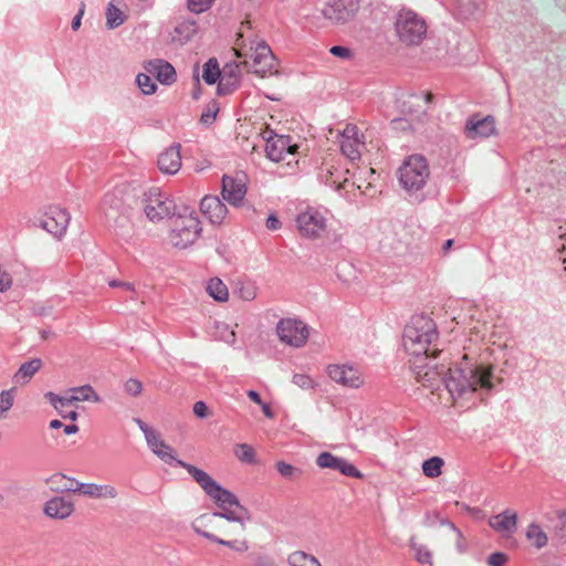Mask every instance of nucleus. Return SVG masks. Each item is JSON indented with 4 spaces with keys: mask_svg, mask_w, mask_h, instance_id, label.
Here are the masks:
<instances>
[{
    "mask_svg": "<svg viewBox=\"0 0 566 566\" xmlns=\"http://www.w3.org/2000/svg\"><path fill=\"white\" fill-rule=\"evenodd\" d=\"M247 193L245 184L242 180L229 177L222 178V198L232 206H239Z\"/></svg>",
    "mask_w": 566,
    "mask_h": 566,
    "instance_id": "412c9836",
    "label": "nucleus"
},
{
    "mask_svg": "<svg viewBox=\"0 0 566 566\" xmlns=\"http://www.w3.org/2000/svg\"><path fill=\"white\" fill-rule=\"evenodd\" d=\"M275 468L281 476L289 481H297L303 474V470L301 468L294 467L284 461H277Z\"/></svg>",
    "mask_w": 566,
    "mask_h": 566,
    "instance_id": "ea45409f",
    "label": "nucleus"
},
{
    "mask_svg": "<svg viewBox=\"0 0 566 566\" xmlns=\"http://www.w3.org/2000/svg\"><path fill=\"white\" fill-rule=\"evenodd\" d=\"M201 231V222L195 212L178 214L172 223L170 241L174 247L186 249L198 240Z\"/></svg>",
    "mask_w": 566,
    "mask_h": 566,
    "instance_id": "423d86ee",
    "label": "nucleus"
},
{
    "mask_svg": "<svg viewBox=\"0 0 566 566\" xmlns=\"http://www.w3.org/2000/svg\"><path fill=\"white\" fill-rule=\"evenodd\" d=\"M489 525L496 532L511 535L517 530V513L505 510L502 513L492 516Z\"/></svg>",
    "mask_w": 566,
    "mask_h": 566,
    "instance_id": "a878e982",
    "label": "nucleus"
},
{
    "mask_svg": "<svg viewBox=\"0 0 566 566\" xmlns=\"http://www.w3.org/2000/svg\"><path fill=\"white\" fill-rule=\"evenodd\" d=\"M220 75H221V71H220L219 63H218L217 59H214V57L209 59L203 64V73H202L203 81L207 84L212 85L219 80Z\"/></svg>",
    "mask_w": 566,
    "mask_h": 566,
    "instance_id": "4c0bfd02",
    "label": "nucleus"
},
{
    "mask_svg": "<svg viewBox=\"0 0 566 566\" xmlns=\"http://www.w3.org/2000/svg\"><path fill=\"white\" fill-rule=\"evenodd\" d=\"M72 391L76 392V395H72L69 401H101V397L95 392L91 385L73 388Z\"/></svg>",
    "mask_w": 566,
    "mask_h": 566,
    "instance_id": "f704fd0d",
    "label": "nucleus"
},
{
    "mask_svg": "<svg viewBox=\"0 0 566 566\" xmlns=\"http://www.w3.org/2000/svg\"><path fill=\"white\" fill-rule=\"evenodd\" d=\"M13 406V395L11 390H3L0 392V412L9 411Z\"/></svg>",
    "mask_w": 566,
    "mask_h": 566,
    "instance_id": "864d4df0",
    "label": "nucleus"
},
{
    "mask_svg": "<svg viewBox=\"0 0 566 566\" xmlns=\"http://www.w3.org/2000/svg\"><path fill=\"white\" fill-rule=\"evenodd\" d=\"M198 31V25L195 20H182L175 27V33L179 36L181 42H187L193 38Z\"/></svg>",
    "mask_w": 566,
    "mask_h": 566,
    "instance_id": "473e14b6",
    "label": "nucleus"
},
{
    "mask_svg": "<svg viewBox=\"0 0 566 566\" xmlns=\"http://www.w3.org/2000/svg\"><path fill=\"white\" fill-rule=\"evenodd\" d=\"M265 226L269 230H277L281 227V222L276 216L270 214L266 219Z\"/></svg>",
    "mask_w": 566,
    "mask_h": 566,
    "instance_id": "774afa93",
    "label": "nucleus"
},
{
    "mask_svg": "<svg viewBox=\"0 0 566 566\" xmlns=\"http://www.w3.org/2000/svg\"><path fill=\"white\" fill-rule=\"evenodd\" d=\"M428 31L426 20L412 10H400L395 19V32L405 45H419Z\"/></svg>",
    "mask_w": 566,
    "mask_h": 566,
    "instance_id": "20e7f679",
    "label": "nucleus"
},
{
    "mask_svg": "<svg viewBox=\"0 0 566 566\" xmlns=\"http://www.w3.org/2000/svg\"><path fill=\"white\" fill-rule=\"evenodd\" d=\"M232 506H223V507H219L220 511L218 512H213L212 513V516L214 517H221V518H224L229 522H235V523H239L240 526H241V530H245V524L247 522H250L252 516H251V513L249 512V510L243 506V505H240V506H234L237 510L233 511L231 510Z\"/></svg>",
    "mask_w": 566,
    "mask_h": 566,
    "instance_id": "cd10ccee",
    "label": "nucleus"
},
{
    "mask_svg": "<svg viewBox=\"0 0 566 566\" xmlns=\"http://www.w3.org/2000/svg\"><path fill=\"white\" fill-rule=\"evenodd\" d=\"M158 168L161 172L174 175L181 167L180 145L175 144L165 149L157 160Z\"/></svg>",
    "mask_w": 566,
    "mask_h": 566,
    "instance_id": "4be33fe9",
    "label": "nucleus"
},
{
    "mask_svg": "<svg viewBox=\"0 0 566 566\" xmlns=\"http://www.w3.org/2000/svg\"><path fill=\"white\" fill-rule=\"evenodd\" d=\"M358 128L355 125H347L342 133V139H358Z\"/></svg>",
    "mask_w": 566,
    "mask_h": 566,
    "instance_id": "e2e57ef3",
    "label": "nucleus"
},
{
    "mask_svg": "<svg viewBox=\"0 0 566 566\" xmlns=\"http://www.w3.org/2000/svg\"><path fill=\"white\" fill-rule=\"evenodd\" d=\"M176 205L167 195L161 193L158 188L150 189L145 193L144 211L151 221H159L175 214Z\"/></svg>",
    "mask_w": 566,
    "mask_h": 566,
    "instance_id": "6e6552de",
    "label": "nucleus"
},
{
    "mask_svg": "<svg viewBox=\"0 0 566 566\" xmlns=\"http://www.w3.org/2000/svg\"><path fill=\"white\" fill-rule=\"evenodd\" d=\"M63 480H67V481L70 482V484H69V485H66V484H65V485H63V486L61 488V491H64L63 489H64L65 486H73V488H75V486H76V483H75V482H77V481H76L75 479H72V478H66L64 474H53V475L49 479V482L57 483V482L63 481Z\"/></svg>",
    "mask_w": 566,
    "mask_h": 566,
    "instance_id": "680f3d73",
    "label": "nucleus"
},
{
    "mask_svg": "<svg viewBox=\"0 0 566 566\" xmlns=\"http://www.w3.org/2000/svg\"><path fill=\"white\" fill-rule=\"evenodd\" d=\"M297 228L307 239H317L326 229V219L315 210H306L297 216Z\"/></svg>",
    "mask_w": 566,
    "mask_h": 566,
    "instance_id": "f8f14e48",
    "label": "nucleus"
},
{
    "mask_svg": "<svg viewBox=\"0 0 566 566\" xmlns=\"http://www.w3.org/2000/svg\"><path fill=\"white\" fill-rule=\"evenodd\" d=\"M316 464L322 469H332L345 476L361 479L363 473L344 458L336 457L331 452H322L316 458Z\"/></svg>",
    "mask_w": 566,
    "mask_h": 566,
    "instance_id": "4468645a",
    "label": "nucleus"
},
{
    "mask_svg": "<svg viewBox=\"0 0 566 566\" xmlns=\"http://www.w3.org/2000/svg\"><path fill=\"white\" fill-rule=\"evenodd\" d=\"M146 441L150 450L164 462L176 465L178 462H184L175 457L174 449L161 440L157 432L148 437Z\"/></svg>",
    "mask_w": 566,
    "mask_h": 566,
    "instance_id": "bb28decb",
    "label": "nucleus"
},
{
    "mask_svg": "<svg viewBox=\"0 0 566 566\" xmlns=\"http://www.w3.org/2000/svg\"><path fill=\"white\" fill-rule=\"evenodd\" d=\"M293 382L304 389L313 388V380L310 376L304 374H295L293 376Z\"/></svg>",
    "mask_w": 566,
    "mask_h": 566,
    "instance_id": "6e6d98bb",
    "label": "nucleus"
},
{
    "mask_svg": "<svg viewBox=\"0 0 566 566\" xmlns=\"http://www.w3.org/2000/svg\"><path fill=\"white\" fill-rule=\"evenodd\" d=\"M125 21V15L122 10L114 6L112 2L106 8V25L108 29H115L122 25Z\"/></svg>",
    "mask_w": 566,
    "mask_h": 566,
    "instance_id": "79ce46f5",
    "label": "nucleus"
},
{
    "mask_svg": "<svg viewBox=\"0 0 566 566\" xmlns=\"http://www.w3.org/2000/svg\"><path fill=\"white\" fill-rule=\"evenodd\" d=\"M219 112V105L216 101H212L210 102L206 109L203 111V113L201 114V117H200V123L205 124V125H210L213 123V120L216 119L217 117V114Z\"/></svg>",
    "mask_w": 566,
    "mask_h": 566,
    "instance_id": "09e8293b",
    "label": "nucleus"
},
{
    "mask_svg": "<svg viewBox=\"0 0 566 566\" xmlns=\"http://www.w3.org/2000/svg\"><path fill=\"white\" fill-rule=\"evenodd\" d=\"M124 388L128 395L137 397L143 390V384L136 378H130L125 382Z\"/></svg>",
    "mask_w": 566,
    "mask_h": 566,
    "instance_id": "603ef678",
    "label": "nucleus"
},
{
    "mask_svg": "<svg viewBox=\"0 0 566 566\" xmlns=\"http://www.w3.org/2000/svg\"><path fill=\"white\" fill-rule=\"evenodd\" d=\"M136 84L145 95H150L156 92L157 85L147 74L139 73L136 76Z\"/></svg>",
    "mask_w": 566,
    "mask_h": 566,
    "instance_id": "49530a36",
    "label": "nucleus"
},
{
    "mask_svg": "<svg viewBox=\"0 0 566 566\" xmlns=\"http://www.w3.org/2000/svg\"><path fill=\"white\" fill-rule=\"evenodd\" d=\"M135 422L138 424L139 429L144 432L146 440L148 439V437L153 436L156 432L153 428H150L146 422H144L139 418H136Z\"/></svg>",
    "mask_w": 566,
    "mask_h": 566,
    "instance_id": "69168bd1",
    "label": "nucleus"
},
{
    "mask_svg": "<svg viewBox=\"0 0 566 566\" xmlns=\"http://www.w3.org/2000/svg\"><path fill=\"white\" fill-rule=\"evenodd\" d=\"M553 538L559 543H566V511L557 512L556 523L553 528Z\"/></svg>",
    "mask_w": 566,
    "mask_h": 566,
    "instance_id": "a18cd8bd",
    "label": "nucleus"
},
{
    "mask_svg": "<svg viewBox=\"0 0 566 566\" xmlns=\"http://www.w3.org/2000/svg\"><path fill=\"white\" fill-rule=\"evenodd\" d=\"M296 149L297 146L292 145L291 137L286 135H275L270 137L265 144L268 158L275 163L284 160L286 155H293Z\"/></svg>",
    "mask_w": 566,
    "mask_h": 566,
    "instance_id": "dca6fc26",
    "label": "nucleus"
},
{
    "mask_svg": "<svg viewBox=\"0 0 566 566\" xmlns=\"http://www.w3.org/2000/svg\"><path fill=\"white\" fill-rule=\"evenodd\" d=\"M148 73L155 75L158 82L170 85L176 82L177 74L174 66L164 60H153L145 64Z\"/></svg>",
    "mask_w": 566,
    "mask_h": 566,
    "instance_id": "b1692460",
    "label": "nucleus"
},
{
    "mask_svg": "<svg viewBox=\"0 0 566 566\" xmlns=\"http://www.w3.org/2000/svg\"><path fill=\"white\" fill-rule=\"evenodd\" d=\"M223 329H224V334L222 336L223 340L229 343V344H234L235 342V333L233 329H230L228 325L223 324L222 325Z\"/></svg>",
    "mask_w": 566,
    "mask_h": 566,
    "instance_id": "338daca9",
    "label": "nucleus"
},
{
    "mask_svg": "<svg viewBox=\"0 0 566 566\" xmlns=\"http://www.w3.org/2000/svg\"><path fill=\"white\" fill-rule=\"evenodd\" d=\"M43 363L40 358H33L31 360H28L25 363H23L20 368L18 369V371L15 373L14 375V380L17 382L20 381V379L24 380V381H29L30 378L36 373L40 370V368L42 367Z\"/></svg>",
    "mask_w": 566,
    "mask_h": 566,
    "instance_id": "7c9ffc66",
    "label": "nucleus"
},
{
    "mask_svg": "<svg viewBox=\"0 0 566 566\" xmlns=\"http://www.w3.org/2000/svg\"><path fill=\"white\" fill-rule=\"evenodd\" d=\"M358 10V0H328L322 13L333 23L344 24L352 20Z\"/></svg>",
    "mask_w": 566,
    "mask_h": 566,
    "instance_id": "9b49d317",
    "label": "nucleus"
},
{
    "mask_svg": "<svg viewBox=\"0 0 566 566\" xmlns=\"http://www.w3.org/2000/svg\"><path fill=\"white\" fill-rule=\"evenodd\" d=\"M200 211L212 224H221L227 214V206L217 196H206L201 199Z\"/></svg>",
    "mask_w": 566,
    "mask_h": 566,
    "instance_id": "aec40b11",
    "label": "nucleus"
},
{
    "mask_svg": "<svg viewBox=\"0 0 566 566\" xmlns=\"http://www.w3.org/2000/svg\"><path fill=\"white\" fill-rule=\"evenodd\" d=\"M464 132L470 139L486 138L495 133L494 117L488 115L481 118L479 115H473L468 118Z\"/></svg>",
    "mask_w": 566,
    "mask_h": 566,
    "instance_id": "f3484780",
    "label": "nucleus"
},
{
    "mask_svg": "<svg viewBox=\"0 0 566 566\" xmlns=\"http://www.w3.org/2000/svg\"><path fill=\"white\" fill-rule=\"evenodd\" d=\"M245 28L251 29V21H249V20L243 21L241 23L240 30L238 32L237 45L239 46V49L237 51V55L239 57L248 55V53L242 52L245 48V43H244V29Z\"/></svg>",
    "mask_w": 566,
    "mask_h": 566,
    "instance_id": "3c124183",
    "label": "nucleus"
},
{
    "mask_svg": "<svg viewBox=\"0 0 566 566\" xmlns=\"http://www.w3.org/2000/svg\"><path fill=\"white\" fill-rule=\"evenodd\" d=\"M216 0H187V8L192 13L199 14L208 11Z\"/></svg>",
    "mask_w": 566,
    "mask_h": 566,
    "instance_id": "de8ad7c7",
    "label": "nucleus"
},
{
    "mask_svg": "<svg viewBox=\"0 0 566 566\" xmlns=\"http://www.w3.org/2000/svg\"><path fill=\"white\" fill-rule=\"evenodd\" d=\"M438 353L439 350L434 348L431 350V354H429L428 359H424V357L416 358L412 364L417 380L422 382L424 386L433 387L436 381H443V377L447 375V367L444 365L433 363Z\"/></svg>",
    "mask_w": 566,
    "mask_h": 566,
    "instance_id": "1a4fd4ad",
    "label": "nucleus"
},
{
    "mask_svg": "<svg viewBox=\"0 0 566 566\" xmlns=\"http://www.w3.org/2000/svg\"><path fill=\"white\" fill-rule=\"evenodd\" d=\"M70 219V213L65 209L51 207L39 226L54 237L61 238L66 232Z\"/></svg>",
    "mask_w": 566,
    "mask_h": 566,
    "instance_id": "ddd939ff",
    "label": "nucleus"
},
{
    "mask_svg": "<svg viewBox=\"0 0 566 566\" xmlns=\"http://www.w3.org/2000/svg\"><path fill=\"white\" fill-rule=\"evenodd\" d=\"M436 521H438L441 525L449 526L450 530L457 534V537H459V538L463 537L461 531L449 520L440 517V515L438 513H433L432 515H430V514L427 515V523L429 525H432Z\"/></svg>",
    "mask_w": 566,
    "mask_h": 566,
    "instance_id": "8fccbe9b",
    "label": "nucleus"
},
{
    "mask_svg": "<svg viewBox=\"0 0 566 566\" xmlns=\"http://www.w3.org/2000/svg\"><path fill=\"white\" fill-rule=\"evenodd\" d=\"M276 333L281 342L302 347L308 338L307 326L296 318H282L276 325Z\"/></svg>",
    "mask_w": 566,
    "mask_h": 566,
    "instance_id": "9d476101",
    "label": "nucleus"
},
{
    "mask_svg": "<svg viewBox=\"0 0 566 566\" xmlns=\"http://www.w3.org/2000/svg\"><path fill=\"white\" fill-rule=\"evenodd\" d=\"M410 548L415 553V558L420 564H428L432 566V554L431 552L421 544H417L415 537L410 538Z\"/></svg>",
    "mask_w": 566,
    "mask_h": 566,
    "instance_id": "37998d69",
    "label": "nucleus"
},
{
    "mask_svg": "<svg viewBox=\"0 0 566 566\" xmlns=\"http://www.w3.org/2000/svg\"><path fill=\"white\" fill-rule=\"evenodd\" d=\"M507 556L504 553L495 552L488 557V564L490 566H505Z\"/></svg>",
    "mask_w": 566,
    "mask_h": 566,
    "instance_id": "4d7b16f0",
    "label": "nucleus"
},
{
    "mask_svg": "<svg viewBox=\"0 0 566 566\" xmlns=\"http://www.w3.org/2000/svg\"><path fill=\"white\" fill-rule=\"evenodd\" d=\"M43 511L51 518L64 520L74 512V504L64 496H54L45 502Z\"/></svg>",
    "mask_w": 566,
    "mask_h": 566,
    "instance_id": "5701e85b",
    "label": "nucleus"
},
{
    "mask_svg": "<svg viewBox=\"0 0 566 566\" xmlns=\"http://www.w3.org/2000/svg\"><path fill=\"white\" fill-rule=\"evenodd\" d=\"M431 94L427 93L424 95L410 94L406 99L401 102V112L408 115H412L416 111L413 106H420V103H429L431 101Z\"/></svg>",
    "mask_w": 566,
    "mask_h": 566,
    "instance_id": "e433bc0d",
    "label": "nucleus"
},
{
    "mask_svg": "<svg viewBox=\"0 0 566 566\" xmlns=\"http://www.w3.org/2000/svg\"><path fill=\"white\" fill-rule=\"evenodd\" d=\"M359 146L358 139H340V150L350 160L360 158Z\"/></svg>",
    "mask_w": 566,
    "mask_h": 566,
    "instance_id": "c03bdc74",
    "label": "nucleus"
},
{
    "mask_svg": "<svg viewBox=\"0 0 566 566\" xmlns=\"http://www.w3.org/2000/svg\"><path fill=\"white\" fill-rule=\"evenodd\" d=\"M207 293L217 302H227L229 298V291L227 285L219 279H210L207 283Z\"/></svg>",
    "mask_w": 566,
    "mask_h": 566,
    "instance_id": "c756f323",
    "label": "nucleus"
},
{
    "mask_svg": "<svg viewBox=\"0 0 566 566\" xmlns=\"http://www.w3.org/2000/svg\"><path fill=\"white\" fill-rule=\"evenodd\" d=\"M108 285L111 287H120L124 291H127V292H130L132 294H135L134 284H132L129 282H123V281H118V280H111L108 282ZM132 298H134V295H132Z\"/></svg>",
    "mask_w": 566,
    "mask_h": 566,
    "instance_id": "bf43d9fd",
    "label": "nucleus"
},
{
    "mask_svg": "<svg viewBox=\"0 0 566 566\" xmlns=\"http://www.w3.org/2000/svg\"><path fill=\"white\" fill-rule=\"evenodd\" d=\"M240 84V71L237 64H227L221 71L217 92L219 95L231 94Z\"/></svg>",
    "mask_w": 566,
    "mask_h": 566,
    "instance_id": "393cba45",
    "label": "nucleus"
},
{
    "mask_svg": "<svg viewBox=\"0 0 566 566\" xmlns=\"http://www.w3.org/2000/svg\"><path fill=\"white\" fill-rule=\"evenodd\" d=\"M178 467L187 470V472L193 478V480L201 486L205 493L214 501L218 507H223L227 505H242L234 493L222 488L206 471L187 462H178Z\"/></svg>",
    "mask_w": 566,
    "mask_h": 566,
    "instance_id": "7ed1b4c3",
    "label": "nucleus"
},
{
    "mask_svg": "<svg viewBox=\"0 0 566 566\" xmlns=\"http://www.w3.org/2000/svg\"><path fill=\"white\" fill-rule=\"evenodd\" d=\"M130 198L132 196L127 186H117L105 193L103 198V208L106 212L115 211L126 213L130 208Z\"/></svg>",
    "mask_w": 566,
    "mask_h": 566,
    "instance_id": "2eb2a0df",
    "label": "nucleus"
},
{
    "mask_svg": "<svg viewBox=\"0 0 566 566\" xmlns=\"http://www.w3.org/2000/svg\"><path fill=\"white\" fill-rule=\"evenodd\" d=\"M193 413L198 417V418H206L208 416V406L206 405V402L203 401H197L195 405H193Z\"/></svg>",
    "mask_w": 566,
    "mask_h": 566,
    "instance_id": "052dcab7",
    "label": "nucleus"
},
{
    "mask_svg": "<svg viewBox=\"0 0 566 566\" xmlns=\"http://www.w3.org/2000/svg\"><path fill=\"white\" fill-rule=\"evenodd\" d=\"M84 10H85V3L82 2L81 6H80L77 14L72 20L71 27H72V29L74 31L78 30L80 27H81V21H82V17L84 14Z\"/></svg>",
    "mask_w": 566,
    "mask_h": 566,
    "instance_id": "0e129e2a",
    "label": "nucleus"
},
{
    "mask_svg": "<svg viewBox=\"0 0 566 566\" xmlns=\"http://www.w3.org/2000/svg\"><path fill=\"white\" fill-rule=\"evenodd\" d=\"M438 331L436 323L427 315L419 314L411 317L403 331V347L416 358H429V346L437 340Z\"/></svg>",
    "mask_w": 566,
    "mask_h": 566,
    "instance_id": "f03ea898",
    "label": "nucleus"
},
{
    "mask_svg": "<svg viewBox=\"0 0 566 566\" xmlns=\"http://www.w3.org/2000/svg\"><path fill=\"white\" fill-rule=\"evenodd\" d=\"M331 54L343 60H350L353 57V51L349 48L342 45H334L329 49Z\"/></svg>",
    "mask_w": 566,
    "mask_h": 566,
    "instance_id": "5fc2aeb1",
    "label": "nucleus"
},
{
    "mask_svg": "<svg viewBox=\"0 0 566 566\" xmlns=\"http://www.w3.org/2000/svg\"><path fill=\"white\" fill-rule=\"evenodd\" d=\"M526 538L537 549H541L544 546H546L547 542H548V537H547L546 533L536 523H532V524L528 525V527L526 530Z\"/></svg>",
    "mask_w": 566,
    "mask_h": 566,
    "instance_id": "2f4dec72",
    "label": "nucleus"
},
{
    "mask_svg": "<svg viewBox=\"0 0 566 566\" xmlns=\"http://www.w3.org/2000/svg\"><path fill=\"white\" fill-rule=\"evenodd\" d=\"M443 459L440 457H432L422 463V472L428 478H438L442 473Z\"/></svg>",
    "mask_w": 566,
    "mask_h": 566,
    "instance_id": "a19ab883",
    "label": "nucleus"
},
{
    "mask_svg": "<svg viewBox=\"0 0 566 566\" xmlns=\"http://www.w3.org/2000/svg\"><path fill=\"white\" fill-rule=\"evenodd\" d=\"M287 562L290 566H322L315 556L302 551L292 553Z\"/></svg>",
    "mask_w": 566,
    "mask_h": 566,
    "instance_id": "72a5a7b5",
    "label": "nucleus"
},
{
    "mask_svg": "<svg viewBox=\"0 0 566 566\" xmlns=\"http://www.w3.org/2000/svg\"><path fill=\"white\" fill-rule=\"evenodd\" d=\"M192 530L199 536H202L212 543H217L219 545L227 546L238 553H245L250 548L249 543L245 539H241V541L240 539H234V541L223 539L210 532L201 530L196 524H192Z\"/></svg>",
    "mask_w": 566,
    "mask_h": 566,
    "instance_id": "c85d7f7f",
    "label": "nucleus"
},
{
    "mask_svg": "<svg viewBox=\"0 0 566 566\" xmlns=\"http://www.w3.org/2000/svg\"><path fill=\"white\" fill-rule=\"evenodd\" d=\"M76 486H65L66 492H82V494L93 499H115L118 495L117 490L109 484L81 483L75 482Z\"/></svg>",
    "mask_w": 566,
    "mask_h": 566,
    "instance_id": "a211bd4d",
    "label": "nucleus"
},
{
    "mask_svg": "<svg viewBox=\"0 0 566 566\" xmlns=\"http://www.w3.org/2000/svg\"><path fill=\"white\" fill-rule=\"evenodd\" d=\"M250 60H244L247 69L260 76L272 74L275 66V57L270 46L264 42L250 41Z\"/></svg>",
    "mask_w": 566,
    "mask_h": 566,
    "instance_id": "0eeeda50",
    "label": "nucleus"
},
{
    "mask_svg": "<svg viewBox=\"0 0 566 566\" xmlns=\"http://www.w3.org/2000/svg\"><path fill=\"white\" fill-rule=\"evenodd\" d=\"M233 453L237 459L247 464H253L256 462L255 451L252 446L248 443H238L233 448Z\"/></svg>",
    "mask_w": 566,
    "mask_h": 566,
    "instance_id": "58836bf2",
    "label": "nucleus"
},
{
    "mask_svg": "<svg viewBox=\"0 0 566 566\" xmlns=\"http://www.w3.org/2000/svg\"><path fill=\"white\" fill-rule=\"evenodd\" d=\"M447 375L443 377V384L452 398L462 397L468 391H475L478 388L490 390L491 370L482 367H447Z\"/></svg>",
    "mask_w": 566,
    "mask_h": 566,
    "instance_id": "f257e3e1",
    "label": "nucleus"
},
{
    "mask_svg": "<svg viewBox=\"0 0 566 566\" xmlns=\"http://www.w3.org/2000/svg\"><path fill=\"white\" fill-rule=\"evenodd\" d=\"M12 276L0 266V292H6L12 286Z\"/></svg>",
    "mask_w": 566,
    "mask_h": 566,
    "instance_id": "13d9d810",
    "label": "nucleus"
},
{
    "mask_svg": "<svg viewBox=\"0 0 566 566\" xmlns=\"http://www.w3.org/2000/svg\"><path fill=\"white\" fill-rule=\"evenodd\" d=\"M328 376L332 380L345 387L359 388L363 385L359 371L349 366H329Z\"/></svg>",
    "mask_w": 566,
    "mask_h": 566,
    "instance_id": "6ab92c4d",
    "label": "nucleus"
},
{
    "mask_svg": "<svg viewBox=\"0 0 566 566\" xmlns=\"http://www.w3.org/2000/svg\"><path fill=\"white\" fill-rule=\"evenodd\" d=\"M429 175L427 159L418 154L409 156L398 170L399 184L409 193L421 190Z\"/></svg>",
    "mask_w": 566,
    "mask_h": 566,
    "instance_id": "39448f33",
    "label": "nucleus"
},
{
    "mask_svg": "<svg viewBox=\"0 0 566 566\" xmlns=\"http://www.w3.org/2000/svg\"><path fill=\"white\" fill-rule=\"evenodd\" d=\"M234 293L243 301L251 302L258 295V287L254 282L240 281L235 285Z\"/></svg>",
    "mask_w": 566,
    "mask_h": 566,
    "instance_id": "c9c22d12",
    "label": "nucleus"
}]
</instances>
